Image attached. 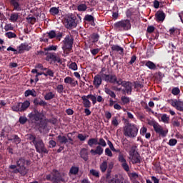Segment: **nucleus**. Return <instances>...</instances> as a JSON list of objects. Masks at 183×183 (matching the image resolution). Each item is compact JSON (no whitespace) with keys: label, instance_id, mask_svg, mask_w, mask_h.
I'll return each mask as SVG.
<instances>
[{"label":"nucleus","instance_id":"f257e3e1","mask_svg":"<svg viewBox=\"0 0 183 183\" xmlns=\"http://www.w3.org/2000/svg\"><path fill=\"white\" fill-rule=\"evenodd\" d=\"M100 171L102 172H107L106 182L104 183H124L122 177L115 175L114 177H111L112 168H114V162H111L108 164L107 160H104L99 165Z\"/></svg>","mask_w":183,"mask_h":183},{"label":"nucleus","instance_id":"f03ea898","mask_svg":"<svg viewBox=\"0 0 183 183\" xmlns=\"http://www.w3.org/2000/svg\"><path fill=\"white\" fill-rule=\"evenodd\" d=\"M139 129L135 124L128 123L124 126L123 132L124 137L127 138H137L138 135Z\"/></svg>","mask_w":183,"mask_h":183},{"label":"nucleus","instance_id":"7ed1b4c3","mask_svg":"<svg viewBox=\"0 0 183 183\" xmlns=\"http://www.w3.org/2000/svg\"><path fill=\"white\" fill-rule=\"evenodd\" d=\"M73 45H74V36H72L71 34L66 35L64 39L63 40L62 49L64 54H62L63 56H66L69 54V52H71V50L72 49Z\"/></svg>","mask_w":183,"mask_h":183},{"label":"nucleus","instance_id":"20e7f679","mask_svg":"<svg viewBox=\"0 0 183 183\" xmlns=\"http://www.w3.org/2000/svg\"><path fill=\"white\" fill-rule=\"evenodd\" d=\"M78 24H79V20H77L76 16L73 14H69L64 19V25L66 29L76 28Z\"/></svg>","mask_w":183,"mask_h":183},{"label":"nucleus","instance_id":"39448f33","mask_svg":"<svg viewBox=\"0 0 183 183\" xmlns=\"http://www.w3.org/2000/svg\"><path fill=\"white\" fill-rule=\"evenodd\" d=\"M114 26L117 31L124 32L125 31H129L131 29V21L129 19H124L114 23Z\"/></svg>","mask_w":183,"mask_h":183},{"label":"nucleus","instance_id":"423d86ee","mask_svg":"<svg viewBox=\"0 0 183 183\" xmlns=\"http://www.w3.org/2000/svg\"><path fill=\"white\" fill-rule=\"evenodd\" d=\"M89 99H91V101H89ZM81 100H82V104H83V107L84 108H91V107H92V104L93 105H95V104H97V94H88L87 96H82L81 97Z\"/></svg>","mask_w":183,"mask_h":183},{"label":"nucleus","instance_id":"0eeeda50","mask_svg":"<svg viewBox=\"0 0 183 183\" xmlns=\"http://www.w3.org/2000/svg\"><path fill=\"white\" fill-rule=\"evenodd\" d=\"M46 61H53L56 62V65H59V68L64 69L65 68V61H62L59 56H57L54 53H49L46 58Z\"/></svg>","mask_w":183,"mask_h":183},{"label":"nucleus","instance_id":"6e6552de","mask_svg":"<svg viewBox=\"0 0 183 183\" xmlns=\"http://www.w3.org/2000/svg\"><path fill=\"white\" fill-rule=\"evenodd\" d=\"M113 152H118V161L120 162L123 169L126 171V172H129V165H128V162H127V159H125V156L122 152H121L120 149H116L113 150Z\"/></svg>","mask_w":183,"mask_h":183},{"label":"nucleus","instance_id":"1a4fd4ad","mask_svg":"<svg viewBox=\"0 0 183 183\" xmlns=\"http://www.w3.org/2000/svg\"><path fill=\"white\" fill-rule=\"evenodd\" d=\"M16 164H17V167L19 168L14 171V174L19 173V174H21V175H26L28 170L25 167V159L20 158L17 161Z\"/></svg>","mask_w":183,"mask_h":183},{"label":"nucleus","instance_id":"9d476101","mask_svg":"<svg viewBox=\"0 0 183 183\" xmlns=\"http://www.w3.org/2000/svg\"><path fill=\"white\" fill-rule=\"evenodd\" d=\"M105 70H102L101 75L102 78L104 79L107 82H110L111 84H114L118 85V82L119 81L120 79H117V76L112 74H104Z\"/></svg>","mask_w":183,"mask_h":183},{"label":"nucleus","instance_id":"9b49d317","mask_svg":"<svg viewBox=\"0 0 183 183\" xmlns=\"http://www.w3.org/2000/svg\"><path fill=\"white\" fill-rule=\"evenodd\" d=\"M36 149V152L39 154H48V150L45 148V144H44V141L41 140V138H37V141L34 144Z\"/></svg>","mask_w":183,"mask_h":183},{"label":"nucleus","instance_id":"f8f14e48","mask_svg":"<svg viewBox=\"0 0 183 183\" xmlns=\"http://www.w3.org/2000/svg\"><path fill=\"white\" fill-rule=\"evenodd\" d=\"M29 117H30L31 119H33L36 122H40V124H42V122H44V114L38 112V110L36 109L34 110V112L30 113L29 114Z\"/></svg>","mask_w":183,"mask_h":183},{"label":"nucleus","instance_id":"ddd939ff","mask_svg":"<svg viewBox=\"0 0 183 183\" xmlns=\"http://www.w3.org/2000/svg\"><path fill=\"white\" fill-rule=\"evenodd\" d=\"M117 85L123 86L127 94L132 92V84L129 81H124L122 79H119V81H117Z\"/></svg>","mask_w":183,"mask_h":183},{"label":"nucleus","instance_id":"4468645a","mask_svg":"<svg viewBox=\"0 0 183 183\" xmlns=\"http://www.w3.org/2000/svg\"><path fill=\"white\" fill-rule=\"evenodd\" d=\"M169 104L172 105V107L176 108L177 111L183 112V102L177 99H170Z\"/></svg>","mask_w":183,"mask_h":183},{"label":"nucleus","instance_id":"2eb2a0df","mask_svg":"<svg viewBox=\"0 0 183 183\" xmlns=\"http://www.w3.org/2000/svg\"><path fill=\"white\" fill-rule=\"evenodd\" d=\"M72 138L71 137H69L68 139L66 137L62 135H59L57 137V142L58 144H61V145H64V144H66L68 142L69 144H72Z\"/></svg>","mask_w":183,"mask_h":183},{"label":"nucleus","instance_id":"dca6fc26","mask_svg":"<svg viewBox=\"0 0 183 183\" xmlns=\"http://www.w3.org/2000/svg\"><path fill=\"white\" fill-rule=\"evenodd\" d=\"M153 128L157 134H159V135H162V137H166L167 134H168V131L164 130L162 127L158 123Z\"/></svg>","mask_w":183,"mask_h":183},{"label":"nucleus","instance_id":"f3484780","mask_svg":"<svg viewBox=\"0 0 183 183\" xmlns=\"http://www.w3.org/2000/svg\"><path fill=\"white\" fill-rule=\"evenodd\" d=\"M111 49L112 52H117L119 55L124 54V48L118 44H111Z\"/></svg>","mask_w":183,"mask_h":183},{"label":"nucleus","instance_id":"a211bd4d","mask_svg":"<svg viewBox=\"0 0 183 183\" xmlns=\"http://www.w3.org/2000/svg\"><path fill=\"white\" fill-rule=\"evenodd\" d=\"M32 47L28 43H21L18 47V53L23 54L24 51H29Z\"/></svg>","mask_w":183,"mask_h":183},{"label":"nucleus","instance_id":"6ab92c4d","mask_svg":"<svg viewBox=\"0 0 183 183\" xmlns=\"http://www.w3.org/2000/svg\"><path fill=\"white\" fill-rule=\"evenodd\" d=\"M80 157L84 159V161H88L89 157V152H88V149L82 148L79 152Z\"/></svg>","mask_w":183,"mask_h":183},{"label":"nucleus","instance_id":"aec40b11","mask_svg":"<svg viewBox=\"0 0 183 183\" xmlns=\"http://www.w3.org/2000/svg\"><path fill=\"white\" fill-rule=\"evenodd\" d=\"M64 83L68 84V85H70L71 86H76L78 85V81H76L72 77L66 76L64 79Z\"/></svg>","mask_w":183,"mask_h":183},{"label":"nucleus","instance_id":"412c9836","mask_svg":"<svg viewBox=\"0 0 183 183\" xmlns=\"http://www.w3.org/2000/svg\"><path fill=\"white\" fill-rule=\"evenodd\" d=\"M90 153L92 155H101L102 154H104V149L101 146H97L95 150L92 149Z\"/></svg>","mask_w":183,"mask_h":183},{"label":"nucleus","instance_id":"4be33fe9","mask_svg":"<svg viewBox=\"0 0 183 183\" xmlns=\"http://www.w3.org/2000/svg\"><path fill=\"white\" fill-rule=\"evenodd\" d=\"M11 6L14 7V11H21V4H19V0H10Z\"/></svg>","mask_w":183,"mask_h":183},{"label":"nucleus","instance_id":"5701e85b","mask_svg":"<svg viewBox=\"0 0 183 183\" xmlns=\"http://www.w3.org/2000/svg\"><path fill=\"white\" fill-rule=\"evenodd\" d=\"M129 159L132 161V164H139L141 162V157L139 156V154L132 156L129 157Z\"/></svg>","mask_w":183,"mask_h":183},{"label":"nucleus","instance_id":"b1692460","mask_svg":"<svg viewBox=\"0 0 183 183\" xmlns=\"http://www.w3.org/2000/svg\"><path fill=\"white\" fill-rule=\"evenodd\" d=\"M84 21H86V22H92V25L95 26V18L91 14H86Z\"/></svg>","mask_w":183,"mask_h":183},{"label":"nucleus","instance_id":"393cba45","mask_svg":"<svg viewBox=\"0 0 183 183\" xmlns=\"http://www.w3.org/2000/svg\"><path fill=\"white\" fill-rule=\"evenodd\" d=\"M31 105V102L29 101L26 100L23 103H20V106L21 108V112H24V111H26L28 108H29V106Z\"/></svg>","mask_w":183,"mask_h":183},{"label":"nucleus","instance_id":"a878e982","mask_svg":"<svg viewBox=\"0 0 183 183\" xmlns=\"http://www.w3.org/2000/svg\"><path fill=\"white\" fill-rule=\"evenodd\" d=\"M165 19V13L163 11L158 13L156 14V21L157 22H162Z\"/></svg>","mask_w":183,"mask_h":183},{"label":"nucleus","instance_id":"bb28decb","mask_svg":"<svg viewBox=\"0 0 183 183\" xmlns=\"http://www.w3.org/2000/svg\"><path fill=\"white\" fill-rule=\"evenodd\" d=\"M101 84H102V79H101V76H94V86L98 88L99 86V85H101Z\"/></svg>","mask_w":183,"mask_h":183},{"label":"nucleus","instance_id":"cd10ccee","mask_svg":"<svg viewBox=\"0 0 183 183\" xmlns=\"http://www.w3.org/2000/svg\"><path fill=\"white\" fill-rule=\"evenodd\" d=\"M99 38H100V36H99V34L98 33H93L91 35V39L92 40V42L93 44H97V42L99 41Z\"/></svg>","mask_w":183,"mask_h":183},{"label":"nucleus","instance_id":"c85d7f7f","mask_svg":"<svg viewBox=\"0 0 183 183\" xmlns=\"http://www.w3.org/2000/svg\"><path fill=\"white\" fill-rule=\"evenodd\" d=\"M144 65L145 66H147L149 69H157V64L151 61H147Z\"/></svg>","mask_w":183,"mask_h":183},{"label":"nucleus","instance_id":"c756f323","mask_svg":"<svg viewBox=\"0 0 183 183\" xmlns=\"http://www.w3.org/2000/svg\"><path fill=\"white\" fill-rule=\"evenodd\" d=\"M89 147H93L94 145H98V139L92 138L89 139L87 142Z\"/></svg>","mask_w":183,"mask_h":183},{"label":"nucleus","instance_id":"7c9ffc66","mask_svg":"<svg viewBox=\"0 0 183 183\" xmlns=\"http://www.w3.org/2000/svg\"><path fill=\"white\" fill-rule=\"evenodd\" d=\"M9 141H13V142H15V144H20L21 143V138L18 137L16 134H14L11 136L10 139H9Z\"/></svg>","mask_w":183,"mask_h":183},{"label":"nucleus","instance_id":"2f4dec72","mask_svg":"<svg viewBox=\"0 0 183 183\" xmlns=\"http://www.w3.org/2000/svg\"><path fill=\"white\" fill-rule=\"evenodd\" d=\"M161 121L164 124H169V116L167 114H161Z\"/></svg>","mask_w":183,"mask_h":183},{"label":"nucleus","instance_id":"473e14b6","mask_svg":"<svg viewBox=\"0 0 183 183\" xmlns=\"http://www.w3.org/2000/svg\"><path fill=\"white\" fill-rule=\"evenodd\" d=\"M88 9V6H86V4H80L77 6V11L79 12H85Z\"/></svg>","mask_w":183,"mask_h":183},{"label":"nucleus","instance_id":"72a5a7b5","mask_svg":"<svg viewBox=\"0 0 183 183\" xmlns=\"http://www.w3.org/2000/svg\"><path fill=\"white\" fill-rule=\"evenodd\" d=\"M12 111H14L15 112H22L21 108V103H16L12 107Z\"/></svg>","mask_w":183,"mask_h":183},{"label":"nucleus","instance_id":"f704fd0d","mask_svg":"<svg viewBox=\"0 0 183 183\" xmlns=\"http://www.w3.org/2000/svg\"><path fill=\"white\" fill-rule=\"evenodd\" d=\"M27 138L29 139V141H31L30 144H32L33 145L38 141V138H36L35 135L31 134L27 135Z\"/></svg>","mask_w":183,"mask_h":183},{"label":"nucleus","instance_id":"c9c22d12","mask_svg":"<svg viewBox=\"0 0 183 183\" xmlns=\"http://www.w3.org/2000/svg\"><path fill=\"white\" fill-rule=\"evenodd\" d=\"M19 18V14H18V13H13L10 16V21L11 22H16V21H18Z\"/></svg>","mask_w":183,"mask_h":183},{"label":"nucleus","instance_id":"e433bc0d","mask_svg":"<svg viewBox=\"0 0 183 183\" xmlns=\"http://www.w3.org/2000/svg\"><path fill=\"white\" fill-rule=\"evenodd\" d=\"M31 95V97H36V92L35 90H26L24 93V97H29Z\"/></svg>","mask_w":183,"mask_h":183},{"label":"nucleus","instance_id":"4c0bfd02","mask_svg":"<svg viewBox=\"0 0 183 183\" xmlns=\"http://www.w3.org/2000/svg\"><path fill=\"white\" fill-rule=\"evenodd\" d=\"M47 36L49 39H54V38H56V31L55 30H51L47 32Z\"/></svg>","mask_w":183,"mask_h":183},{"label":"nucleus","instance_id":"58836bf2","mask_svg":"<svg viewBox=\"0 0 183 183\" xmlns=\"http://www.w3.org/2000/svg\"><path fill=\"white\" fill-rule=\"evenodd\" d=\"M27 22L29 24H31V25H35V22H36V18H35L34 16H28L26 18Z\"/></svg>","mask_w":183,"mask_h":183},{"label":"nucleus","instance_id":"ea45409f","mask_svg":"<svg viewBox=\"0 0 183 183\" xmlns=\"http://www.w3.org/2000/svg\"><path fill=\"white\" fill-rule=\"evenodd\" d=\"M51 15L55 16L59 14V9L56 7H51L49 10Z\"/></svg>","mask_w":183,"mask_h":183},{"label":"nucleus","instance_id":"a19ab883","mask_svg":"<svg viewBox=\"0 0 183 183\" xmlns=\"http://www.w3.org/2000/svg\"><path fill=\"white\" fill-rule=\"evenodd\" d=\"M79 171V168L76 167H71L69 171V174L71 175H76Z\"/></svg>","mask_w":183,"mask_h":183},{"label":"nucleus","instance_id":"79ce46f5","mask_svg":"<svg viewBox=\"0 0 183 183\" xmlns=\"http://www.w3.org/2000/svg\"><path fill=\"white\" fill-rule=\"evenodd\" d=\"M53 98H55V94L52 92H49L44 96L46 101H50V99H53Z\"/></svg>","mask_w":183,"mask_h":183},{"label":"nucleus","instance_id":"37998d69","mask_svg":"<svg viewBox=\"0 0 183 183\" xmlns=\"http://www.w3.org/2000/svg\"><path fill=\"white\" fill-rule=\"evenodd\" d=\"M105 92H106V94H107V95H109V97H111L112 98H117V95L111 89H109L108 88H106L105 89Z\"/></svg>","mask_w":183,"mask_h":183},{"label":"nucleus","instance_id":"c03bdc74","mask_svg":"<svg viewBox=\"0 0 183 183\" xmlns=\"http://www.w3.org/2000/svg\"><path fill=\"white\" fill-rule=\"evenodd\" d=\"M97 145H99V147H103V148H105V147H107V142H105L103 138H100L99 142L97 140Z\"/></svg>","mask_w":183,"mask_h":183},{"label":"nucleus","instance_id":"a18cd8bd","mask_svg":"<svg viewBox=\"0 0 183 183\" xmlns=\"http://www.w3.org/2000/svg\"><path fill=\"white\" fill-rule=\"evenodd\" d=\"M67 66L69 69H78V65H76V63L75 62L70 61L68 63Z\"/></svg>","mask_w":183,"mask_h":183},{"label":"nucleus","instance_id":"49530a36","mask_svg":"<svg viewBox=\"0 0 183 183\" xmlns=\"http://www.w3.org/2000/svg\"><path fill=\"white\" fill-rule=\"evenodd\" d=\"M5 36L11 39L12 38H16V34L14 32L9 31L5 34Z\"/></svg>","mask_w":183,"mask_h":183},{"label":"nucleus","instance_id":"de8ad7c7","mask_svg":"<svg viewBox=\"0 0 183 183\" xmlns=\"http://www.w3.org/2000/svg\"><path fill=\"white\" fill-rule=\"evenodd\" d=\"M90 174L93 175V177H96V178L99 177V171L95 170L94 169L90 170Z\"/></svg>","mask_w":183,"mask_h":183},{"label":"nucleus","instance_id":"09e8293b","mask_svg":"<svg viewBox=\"0 0 183 183\" xmlns=\"http://www.w3.org/2000/svg\"><path fill=\"white\" fill-rule=\"evenodd\" d=\"M179 92H181V90H179V88L178 87H174L172 89V94L173 95H179Z\"/></svg>","mask_w":183,"mask_h":183},{"label":"nucleus","instance_id":"8fccbe9b","mask_svg":"<svg viewBox=\"0 0 183 183\" xmlns=\"http://www.w3.org/2000/svg\"><path fill=\"white\" fill-rule=\"evenodd\" d=\"M112 124H113L114 127H118V125H119V122H118V117H114L112 118Z\"/></svg>","mask_w":183,"mask_h":183},{"label":"nucleus","instance_id":"3c124183","mask_svg":"<svg viewBox=\"0 0 183 183\" xmlns=\"http://www.w3.org/2000/svg\"><path fill=\"white\" fill-rule=\"evenodd\" d=\"M177 142H178V141H177V139H170L169 140L168 144H169V145L170 147H175L177 145Z\"/></svg>","mask_w":183,"mask_h":183},{"label":"nucleus","instance_id":"603ef678","mask_svg":"<svg viewBox=\"0 0 183 183\" xmlns=\"http://www.w3.org/2000/svg\"><path fill=\"white\" fill-rule=\"evenodd\" d=\"M56 89L58 94H62V92H64V85L58 84Z\"/></svg>","mask_w":183,"mask_h":183},{"label":"nucleus","instance_id":"864d4df0","mask_svg":"<svg viewBox=\"0 0 183 183\" xmlns=\"http://www.w3.org/2000/svg\"><path fill=\"white\" fill-rule=\"evenodd\" d=\"M44 49L45 51H56V49H58V46H54V45L49 46Z\"/></svg>","mask_w":183,"mask_h":183},{"label":"nucleus","instance_id":"5fc2aeb1","mask_svg":"<svg viewBox=\"0 0 183 183\" xmlns=\"http://www.w3.org/2000/svg\"><path fill=\"white\" fill-rule=\"evenodd\" d=\"M101 51L100 49H93L90 50V52L93 56H95V55H97V54H99V51Z\"/></svg>","mask_w":183,"mask_h":183},{"label":"nucleus","instance_id":"6e6d98bb","mask_svg":"<svg viewBox=\"0 0 183 183\" xmlns=\"http://www.w3.org/2000/svg\"><path fill=\"white\" fill-rule=\"evenodd\" d=\"M64 36V33L63 32H56V39L58 41H61V39Z\"/></svg>","mask_w":183,"mask_h":183},{"label":"nucleus","instance_id":"4d7b16f0","mask_svg":"<svg viewBox=\"0 0 183 183\" xmlns=\"http://www.w3.org/2000/svg\"><path fill=\"white\" fill-rule=\"evenodd\" d=\"M121 100L124 105H125V104H128L129 102V97L124 96L122 97Z\"/></svg>","mask_w":183,"mask_h":183},{"label":"nucleus","instance_id":"13d9d810","mask_svg":"<svg viewBox=\"0 0 183 183\" xmlns=\"http://www.w3.org/2000/svg\"><path fill=\"white\" fill-rule=\"evenodd\" d=\"M4 29L6 31H14V27L12 26V25L11 24H8L5 25Z\"/></svg>","mask_w":183,"mask_h":183},{"label":"nucleus","instance_id":"bf43d9fd","mask_svg":"<svg viewBox=\"0 0 183 183\" xmlns=\"http://www.w3.org/2000/svg\"><path fill=\"white\" fill-rule=\"evenodd\" d=\"M148 125H150L151 127H153V128L157 125V122L154 120L149 119L147 120Z\"/></svg>","mask_w":183,"mask_h":183},{"label":"nucleus","instance_id":"052dcab7","mask_svg":"<svg viewBox=\"0 0 183 183\" xmlns=\"http://www.w3.org/2000/svg\"><path fill=\"white\" fill-rule=\"evenodd\" d=\"M26 121H27V119L25 117H20L19 119V122L22 125H24V124H25L26 122Z\"/></svg>","mask_w":183,"mask_h":183},{"label":"nucleus","instance_id":"680f3d73","mask_svg":"<svg viewBox=\"0 0 183 183\" xmlns=\"http://www.w3.org/2000/svg\"><path fill=\"white\" fill-rule=\"evenodd\" d=\"M105 155H107V157H112V152L111 151V149H109V148H106L105 149Z\"/></svg>","mask_w":183,"mask_h":183},{"label":"nucleus","instance_id":"e2e57ef3","mask_svg":"<svg viewBox=\"0 0 183 183\" xmlns=\"http://www.w3.org/2000/svg\"><path fill=\"white\" fill-rule=\"evenodd\" d=\"M129 154V157H134V156L138 154V152H137V151H135V149L132 148V149Z\"/></svg>","mask_w":183,"mask_h":183},{"label":"nucleus","instance_id":"0e129e2a","mask_svg":"<svg viewBox=\"0 0 183 183\" xmlns=\"http://www.w3.org/2000/svg\"><path fill=\"white\" fill-rule=\"evenodd\" d=\"M155 31V27L154 26H149L147 27V32L148 34H152Z\"/></svg>","mask_w":183,"mask_h":183},{"label":"nucleus","instance_id":"69168bd1","mask_svg":"<svg viewBox=\"0 0 183 183\" xmlns=\"http://www.w3.org/2000/svg\"><path fill=\"white\" fill-rule=\"evenodd\" d=\"M135 61H137V55H133V56L131 57L129 64L130 65H132V64H134V63H135Z\"/></svg>","mask_w":183,"mask_h":183},{"label":"nucleus","instance_id":"338daca9","mask_svg":"<svg viewBox=\"0 0 183 183\" xmlns=\"http://www.w3.org/2000/svg\"><path fill=\"white\" fill-rule=\"evenodd\" d=\"M147 131V127H142V128L140 129V134L144 137V135L146 134Z\"/></svg>","mask_w":183,"mask_h":183},{"label":"nucleus","instance_id":"774afa93","mask_svg":"<svg viewBox=\"0 0 183 183\" xmlns=\"http://www.w3.org/2000/svg\"><path fill=\"white\" fill-rule=\"evenodd\" d=\"M77 138L80 140V141H85V139H86V137H85L84 134H79L77 136Z\"/></svg>","mask_w":183,"mask_h":183}]
</instances>
